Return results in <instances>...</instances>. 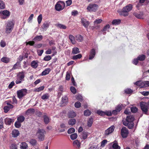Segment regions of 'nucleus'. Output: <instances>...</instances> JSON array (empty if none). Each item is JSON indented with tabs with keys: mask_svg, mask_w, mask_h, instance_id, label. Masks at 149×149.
Returning <instances> with one entry per match:
<instances>
[{
	"mask_svg": "<svg viewBox=\"0 0 149 149\" xmlns=\"http://www.w3.org/2000/svg\"><path fill=\"white\" fill-rule=\"evenodd\" d=\"M132 8V5L129 4L124 7L121 11L119 12V14L124 16H127L128 15V12L130 11Z\"/></svg>",
	"mask_w": 149,
	"mask_h": 149,
	"instance_id": "nucleus-1",
	"label": "nucleus"
},
{
	"mask_svg": "<svg viewBox=\"0 0 149 149\" xmlns=\"http://www.w3.org/2000/svg\"><path fill=\"white\" fill-rule=\"evenodd\" d=\"M132 8V5L129 4L124 7L121 11L119 12V14L124 16H127L128 15V12L130 11Z\"/></svg>",
	"mask_w": 149,
	"mask_h": 149,
	"instance_id": "nucleus-2",
	"label": "nucleus"
},
{
	"mask_svg": "<svg viewBox=\"0 0 149 149\" xmlns=\"http://www.w3.org/2000/svg\"><path fill=\"white\" fill-rule=\"evenodd\" d=\"M132 8V5L129 4L124 7L121 11L119 12V14L124 16H127L128 15V12L130 11Z\"/></svg>",
	"mask_w": 149,
	"mask_h": 149,
	"instance_id": "nucleus-3",
	"label": "nucleus"
},
{
	"mask_svg": "<svg viewBox=\"0 0 149 149\" xmlns=\"http://www.w3.org/2000/svg\"><path fill=\"white\" fill-rule=\"evenodd\" d=\"M45 131L43 129L38 130L36 134L38 138L40 141H42L44 140L45 134Z\"/></svg>",
	"mask_w": 149,
	"mask_h": 149,
	"instance_id": "nucleus-4",
	"label": "nucleus"
},
{
	"mask_svg": "<svg viewBox=\"0 0 149 149\" xmlns=\"http://www.w3.org/2000/svg\"><path fill=\"white\" fill-rule=\"evenodd\" d=\"M24 72L22 71L19 72L17 75V80L15 81L16 84H18L21 83L24 81Z\"/></svg>",
	"mask_w": 149,
	"mask_h": 149,
	"instance_id": "nucleus-5",
	"label": "nucleus"
},
{
	"mask_svg": "<svg viewBox=\"0 0 149 149\" xmlns=\"http://www.w3.org/2000/svg\"><path fill=\"white\" fill-rule=\"evenodd\" d=\"M14 23L13 22L10 21L8 22L7 24L6 28V32L7 33H10L13 29L14 26Z\"/></svg>",
	"mask_w": 149,
	"mask_h": 149,
	"instance_id": "nucleus-6",
	"label": "nucleus"
},
{
	"mask_svg": "<svg viewBox=\"0 0 149 149\" xmlns=\"http://www.w3.org/2000/svg\"><path fill=\"white\" fill-rule=\"evenodd\" d=\"M98 5L95 4H90L88 6L87 9L90 12H95L97 9Z\"/></svg>",
	"mask_w": 149,
	"mask_h": 149,
	"instance_id": "nucleus-7",
	"label": "nucleus"
},
{
	"mask_svg": "<svg viewBox=\"0 0 149 149\" xmlns=\"http://www.w3.org/2000/svg\"><path fill=\"white\" fill-rule=\"evenodd\" d=\"M27 90L26 89H23L18 91L17 92V95L18 98L21 99L23 96L26 95Z\"/></svg>",
	"mask_w": 149,
	"mask_h": 149,
	"instance_id": "nucleus-8",
	"label": "nucleus"
},
{
	"mask_svg": "<svg viewBox=\"0 0 149 149\" xmlns=\"http://www.w3.org/2000/svg\"><path fill=\"white\" fill-rule=\"evenodd\" d=\"M128 133V130L126 127H124L122 128L121 130V133L123 138H126L127 136Z\"/></svg>",
	"mask_w": 149,
	"mask_h": 149,
	"instance_id": "nucleus-9",
	"label": "nucleus"
},
{
	"mask_svg": "<svg viewBox=\"0 0 149 149\" xmlns=\"http://www.w3.org/2000/svg\"><path fill=\"white\" fill-rule=\"evenodd\" d=\"M115 128V127L113 125H112L106 130L104 132L105 136H108L112 133L114 131Z\"/></svg>",
	"mask_w": 149,
	"mask_h": 149,
	"instance_id": "nucleus-10",
	"label": "nucleus"
},
{
	"mask_svg": "<svg viewBox=\"0 0 149 149\" xmlns=\"http://www.w3.org/2000/svg\"><path fill=\"white\" fill-rule=\"evenodd\" d=\"M140 106L141 109L143 112L146 113L148 111V107L145 103L142 102L140 103Z\"/></svg>",
	"mask_w": 149,
	"mask_h": 149,
	"instance_id": "nucleus-11",
	"label": "nucleus"
},
{
	"mask_svg": "<svg viewBox=\"0 0 149 149\" xmlns=\"http://www.w3.org/2000/svg\"><path fill=\"white\" fill-rule=\"evenodd\" d=\"M60 3L63 4H65L62 1H60L57 2L55 6V8L56 10L58 11H60L63 9V8H62L61 5L59 3Z\"/></svg>",
	"mask_w": 149,
	"mask_h": 149,
	"instance_id": "nucleus-12",
	"label": "nucleus"
},
{
	"mask_svg": "<svg viewBox=\"0 0 149 149\" xmlns=\"http://www.w3.org/2000/svg\"><path fill=\"white\" fill-rule=\"evenodd\" d=\"M2 14L3 16H2L1 18L3 19H5L9 17L10 15V13L7 10H5L2 11Z\"/></svg>",
	"mask_w": 149,
	"mask_h": 149,
	"instance_id": "nucleus-13",
	"label": "nucleus"
},
{
	"mask_svg": "<svg viewBox=\"0 0 149 149\" xmlns=\"http://www.w3.org/2000/svg\"><path fill=\"white\" fill-rule=\"evenodd\" d=\"M123 123L124 125L127 126L130 129H132L134 125V124L133 122L128 123L126 122L125 121H124V120H123Z\"/></svg>",
	"mask_w": 149,
	"mask_h": 149,
	"instance_id": "nucleus-14",
	"label": "nucleus"
},
{
	"mask_svg": "<svg viewBox=\"0 0 149 149\" xmlns=\"http://www.w3.org/2000/svg\"><path fill=\"white\" fill-rule=\"evenodd\" d=\"M134 120V116L132 115H130L127 117L126 119L125 120L126 122L128 123L133 122Z\"/></svg>",
	"mask_w": 149,
	"mask_h": 149,
	"instance_id": "nucleus-15",
	"label": "nucleus"
},
{
	"mask_svg": "<svg viewBox=\"0 0 149 149\" xmlns=\"http://www.w3.org/2000/svg\"><path fill=\"white\" fill-rule=\"evenodd\" d=\"M81 23L83 26L85 28H87L89 24L88 21H87L84 18H82L81 19Z\"/></svg>",
	"mask_w": 149,
	"mask_h": 149,
	"instance_id": "nucleus-16",
	"label": "nucleus"
},
{
	"mask_svg": "<svg viewBox=\"0 0 149 149\" xmlns=\"http://www.w3.org/2000/svg\"><path fill=\"white\" fill-rule=\"evenodd\" d=\"M44 121L46 124H48L50 122V118L47 115H44L42 116Z\"/></svg>",
	"mask_w": 149,
	"mask_h": 149,
	"instance_id": "nucleus-17",
	"label": "nucleus"
},
{
	"mask_svg": "<svg viewBox=\"0 0 149 149\" xmlns=\"http://www.w3.org/2000/svg\"><path fill=\"white\" fill-rule=\"evenodd\" d=\"M95 50L93 49H92L90 52L89 59L90 60H92L95 57Z\"/></svg>",
	"mask_w": 149,
	"mask_h": 149,
	"instance_id": "nucleus-18",
	"label": "nucleus"
},
{
	"mask_svg": "<svg viewBox=\"0 0 149 149\" xmlns=\"http://www.w3.org/2000/svg\"><path fill=\"white\" fill-rule=\"evenodd\" d=\"M113 144L112 146V148L113 149H120V147L118 145V142L115 141L113 142Z\"/></svg>",
	"mask_w": 149,
	"mask_h": 149,
	"instance_id": "nucleus-19",
	"label": "nucleus"
},
{
	"mask_svg": "<svg viewBox=\"0 0 149 149\" xmlns=\"http://www.w3.org/2000/svg\"><path fill=\"white\" fill-rule=\"evenodd\" d=\"M19 131L16 130H13L12 133V136L14 137H16L19 135Z\"/></svg>",
	"mask_w": 149,
	"mask_h": 149,
	"instance_id": "nucleus-20",
	"label": "nucleus"
},
{
	"mask_svg": "<svg viewBox=\"0 0 149 149\" xmlns=\"http://www.w3.org/2000/svg\"><path fill=\"white\" fill-rule=\"evenodd\" d=\"M76 116V113L72 111H70L68 114V116L69 118H72Z\"/></svg>",
	"mask_w": 149,
	"mask_h": 149,
	"instance_id": "nucleus-21",
	"label": "nucleus"
},
{
	"mask_svg": "<svg viewBox=\"0 0 149 149\" xmlns=\"http://www.w3.org/2000/svg\"><path fill=\"white\" fill-rule=\"evenodd\" d=\"M4 122L6 125H10L13 121V120L12 119L6 118L4 120Z\"/></svg>",
	"mask_w": 149,
	"mask_h": 149,
	"instance_id": "nucleus-22",
	"label": "nucleus"
},
{
	"mask_svg": "<svg viewBox=\"0 0 149 149\" xmlns=\"http://www.w3.org/2000/svg\"><path fill=\"white\" fill-rule=\"evenodd\" d=\"M50 71V69L49 68H47L45 70L43 71L41 75L42 76L48 74Z\"/></svg>",
	"mask_w": 149,
	"mask_h": 149,
	"instance_id": "nucleus-23",
	"label": "nucleus"
},
{
	"mask_svg": "<svg viewBox=\"0 0 149 149\" xmlns=\"http://www.w3.org/2000/svg\"><path fill=\"white\" fill-rule=\"evenodd\" d=\"M80 52L79 49L77 47H74L72 49V53L74 54H78Z\"/></svg>",
	"mask_w": 149,
	"mask_h": 149,
	"instance_id": "nucleus-24",
	"label": "nucleus"
},
{
	"mask_svg": "<svg viewBox=\"0 0 149 149\" xmlns=\"http://www.w3.org/2000/svg\"><path fill=\"white\" fill-rule=\"evenodd\" d=\"M102 21V20L101 19H97L95 21L94 23L95 27L96 26H97L98 27H99L100 26L99 25L97 26V24L100 23Z\"/></svg>",
	"mask_w": 149,
	"mask_h": 149,
	"instance_id": "nucleus-25",
	"label": "nucleus"
},
{
	"mask_svg": "<svg viewBox=\"0 0 149 149\" xmlns=\"http://www.w3.org/2000/svg\"><path fill=\"white\" fill-rule=\"evenodd\" d=\"M1 61L2 62L7 63L9 62L10 59L7 57H3L1 59Z\"/></svg>",
	"mask_w": 149,
	"mask_h": 149,
	"instance_id": "nucleus-26",
	"label": "nucleus"
},
{
	"mask_svg": "<svg viewBox=\"0 0 149 149\" xmlns=\"http://www.w3.org/2000/svg\"><path fill=\"white\" fill-rule=\"evenodd\" d=\"M75 39L78 42H81L83 40V37L80 35H77L75 37Z\"/></svg>",
	"mask_w": 149,
	"mask_h": 149,
	"instance_id": "nucleus-27",
	"label": "nucleus"
},
{
	"mask_svg": "<svg viewBox=\"0 0 149 149\" xmlns=\"http://www.w3.org/2000/svg\"><path fill=\"white\" fill-rule=\"evenodd\" d=\"M28 146L27 143L25 142L22 143L20 145V148L21 149H27Z\"/></svg>",
	"mask_w": 149,
	"mask_h": 149,
	"instance_id": "nucleus-28",
	"label": "nucleus"
},
{
	"mask_svg": "<svg viewBox=\"0 0 149 149\" xmlns=\"http://www.w3.org/2000/svg\"><path fill=\"white\" fill-rule=\"evenodd\" d=\"M69 38L72 44H75L76 41L75 40L74 38L73 35H70L69 36Z\"/></svg>",
	"mask_w": 149,
	"mask_h": 149,
	"instance_id": "nucleus-29",
	"label": "nucleus"
},
{
	"mask_svg": "<svg viewBox=\"0 0 149 149\" xmlns=\"http://www.w3.org/2000/svg\"><path fill=\"white\" fill-rule=\"evenodd\" d=\"M146 57V56L145 55L141 54L137 58L139 61H142L145 60Z\"/></svg>",
	"mask_w": 149,
	"mask_h": 149,
	"instance_id": "nucleus-30",
	"label": "nucleus"
},
{
	"mask_svg": "<svg viewBox=\"0 0 149 149\" xmlns=\"http://www.w3.org/2000/svg\"><path fill=\"white\" fill-rule=\"evenodd\" d=\"M21 66L20 65V63L19 62H17L13 66L12 69L15 70L17 69H18L20 68Z\"/></svg>",
	"mask_w": 149,
	"mask_h": 149,
	"instance_id": "nucleus-31",
	"label": "nucleus"
},
{
	"mask_svg": "<svg viewBox=\"0 0 149 149\" xmlns=\"http://www.w3.org/2000/svg\"><path fill=\"white\" fill-rule=\"evenodd\" d=\"M121 22V20L120 19H115L113 20L112 24L113 25H117L119 24Z\"/></svg>",
	"mask_w": 149,
	"mask_h": 149,
	"instance_id": "nucleus-32",
	"label": "nucleus"
},
{
	"mask_svg": "<svg viewBox=\"0 0 149 149\" xmlns=\"http://www.w3.org/2000/svg\"><path fill=\"white\" fill-rule=\"evenodd\" d=\"M24 120L25 117L23 116H19L17 118V121L21 123L23 122Z\"/></svg>",
	"mask_w": 149,
	"mask_h": 149,
	"instance_id": "nucleus-33",
	"label": "nucleus"
},
{
	"mask_svg": "<svg viewBox=\"0 0 149 149\" xmlns=\"http://www.w3.org/2000/svg\"><path fill=\"white\" fill-rule=\"evenodd\" d=\"M76 121L74 119H70L69 120L68 123L69 125H73L75 124Z\"/></svg>",
	"mask_w": 149,
	"mask_h": 149,
	"instance_id": "nucleus-34",
	"label": "nucleus"
},
{
	"mask_svg": "<svg viewBox=\"0 0 149 149\" xmlns=\"http://www.w3.org/2000/svg\"><path fill=\"white\" fill-rule=\"evenodd\" d=\"M134 15L137 18L139 19H143V14L142 13H134Z\"/></svg>",
	"mask_w": 149,
	"mask_h": 149,
	"instance_id": "nucleus-35",
	"label": "nucleus"
},
{
	"mask_svg": "<svg viewBox=\"0 0 149 149\" xmlns=\"http://www.w3.org/2000/svg\"><path fill=\"white\" fill-rule=\"evenodd\" d=\"M93 119L92 118H90L88 121L87 125L89 127H90L91 126L93 123Z\"/></svg>",
	"mask_w": 149,
	"mask_h": 149,
	"instance_id": "nucleus-36",
	"label": "nucleus"
},
{
	"mask_svg": "<svg viewBox=\"0 0 149 149\" xmlns=\"http://www.w3.org/2000/svg\"><path fill=\"white\" fill-rule=\"evenodd\" d=\"M73 144L74 146H77L78 148H79L80 146V143L77 140L74 141Z\"/></svg>",
	"mask_w": 149,
	"mask_h": 149,
	"instance_id": "nucleus-37",
	"label": "nucleus"
},
{
	"mask_svg": "<svg viewBox=\"0 0 149 149\" xmlns=\"http://www.w3.org/2000/svg\"><path fill=\"white\" fill-rule=\"evenodd\" d=\"M49 95L48 93L43 95L41 97V98L43 100L48 99L49 97Z\"/></svg>",
	"mask_w": 149,
	"mask_h": 149,
	"instance_id": "nucleus-38",
	"label": "nucleus"
},
{
	"mask_svg": "<svg viewBox=\"0 0 149 149\" xmlns=\"http://www.w3.org/2000/svg\"><path fill=\"white\" fill-rule=\"evenodd\" d=\"M35 112V110L33 109H30L27 110L26 111V113L27 115L33 113Z\"/></svg>",
	"mask_w": 149,
	"mask_h": 149,
	"instance_id": "nucleus-39",
	"label": "nucleus"
},
{
	"mask_svg": "<svg viewBox=\"0 0 149 149\" xmlns=\"http://www.w3.org/2000/svg\"><path fill=\"white\" fill-rule=\"evenodd\" d=\"M56 26L58 27L61 29H65L67 28L66 26L64 25L60 24H57Z\"/></svg>",
	"mask_w": 149,
	"mask_h": 149,
	"instance_id": "nucleus-40",
	"label": "nucleus"
},
{
	"mask_svg": "<svg viewBox=\"0 0 149 149\" xmlns=\"http://www.w3.org/2000/svg\"><path fill=\"white\" fill-rule=\"evenodd\" d=\"M49 24L47 22H45L42 25V28L43 29H46L49 26Z\"/></svg>",
	"mask_w": 149,
	"mask_h": 149,
	"instance_id": "nucleus-41",
	"label": "nucleus"
},
{
	"mask_svg": "<svg viewBox=\"0 0 149 149\" xmlns=\"http://www.w3.org/2000/svg\"><path fill=\"white\" fill-rule=\"evenodd\" d=\"M82 57V55L81 54H79L77 55L74 56L72 57V59L76 60L78 59H80Z\"/></svg>",
	"mask_w": 149,
	"mask_h": 149,
	"instance_id": "nucleus-42",
	"label": "nucleus"
},
{
	"mask_svg": "<svg viewBox=\"0 0 149 149\" xmlns=\"http://www.w3.org/2000/svg\"><path fill=\"white\" fill-rule=\"evenodd\" d=\"M68 101V98L66 96L63 97L62 99V102L64 104H66Z\"/></svg>",
	"mask_w": 149,
	"mask_h": 149,
	"instance_id": "nucleus-43",
	"label": "nucleus"
},
{
	"mask_svg": "<svg viewBox=\"0 0 149 149\" xmlns=\"http://www.w3.org/2000/svg\"><path fill=\"white\" fill-rule=\"evenodd\" d=\"M77 137V133H74L70 135V138L72 140L76 139Z\"/></svg>",
	"mask_w": 149,
	"mask_h": 149,
	"instance_id": "nucleus-44",
	"label": "nucleus"
},
{
	"mask_svg": "<svg viewBox=\"0 0 149 149\" xmlns=\"http://www.w3.org/2000/svg\"><path fill=\"white\" fill-rule=\"evenodd\" d=\"M42 39V35H40L36 36L33 39V40L35 41H40Z\"/></svg>",
	"mask_w": 149,
	"mask_h": 149,
	"instance_id": "nucleus-45",
	"label": "nucleus"
},
{
	"mask_svg": "<svg viewBox=\"0 0 149 149\" xmlns=\"http://www.w3.org/2000/svg\"><path fill=\"white\" fill-rule=\"evenodd\" d=\"M31 65L33 68H36L38 66V64L36 62L33 61L31 63Z\"/></svg>",
	"mask_w": 149,
	"mask_h": 149,
	"instance_id": "nucleus-46",
	"label": "nucleus"
},
{
	"mask_svg": "<svg viewBox=\"0 0 149 149\" xmlns=\"http://www.w3.org/2000/svg\"><path fill=\"white\" fill-rule=\"evenodd\" d=\"M51 58L52 57L50 56L47 55L44 57L43 59L45 61H48L50 60Z\"/></svg>",
	"mask_w": 149,
	"mask_h": 149,
	"instance_id": "nucleus-47",
	"label": "nucleus"
},
{
	"mask_svg": "<svg viewBox=\"0 0 149 149\" xmlns=\"http://www.w3.org/2000/svg\"><path fill=\"white\" fill-rule=\"evenodd\" d=\"M122 104H118L116 107V109L117 110L118 112H120V111L121 110L122 108Z\"/></svg>",
	"mask_w": 149,
	"mask_h": 149,
	"instance_id": "nucleus-48",
	"label": "nucleus"
},
{
	"mask_svg": "<svg viewBox=\"0 0 149 149\" xmlns=\"http://www.w3.org/2000/svg\"><path fill=\"white\" fill-rule=\"evenodd\" d=\"M142 84H143V86H142L143 87H147L148 86H149V81H147L144 82L143 83H142Z\"/></svg>",
	"mask_w": 149,
	"mask_h": 149,
	"instance_id": "nucleus-49",
	"label": "nucleus"
},
{
	"mask_svg": "<svg viewBox=\"0 0 149 149\" xmlns=\"http://www.w3.org/2000/svg\"><path fill=\"white\" fill-rule=\"evenodd\" d=\"M91 113V112L88 110H86L84 112V115L86 116H89Z\"/></svg>",
	"mask_w": 149,
	"mask_h": 149,
	"instance_id": "nucleus-50",
	"label": "nucleus"
},
{
	"mask_svg": "<svg viewBox=\"0 0 149 149\" xmlns=\"http://www.w3.org/2000/svg\"><path fill=\"white\" fill-rule=\"evenodd\" d=\"M44 86H41L39 87L38 88H36L35 90V91L36 92H39L41 91H42L44 90Z\"/></svg>",
	"mask_w": 149,
	"mask_h": 149,
	"instance_id": "nucleus-51",
	"label": "nucleus"
},
{
	"mask_svg": "<svg viewBox=\"0 0 149 149\" xmlns=\"http://www.w3.org/2000/svg\"><path fill=\"white\" fill-rule=\"evenodd\" d=\"M10 149H17V145L14 143L11 144L10 146Z\"/></svg>",
	"mask_w": 149,
	"mask_h": 149,
	"instance_id": "nucleus-52",
	"label": "nucleus"
},
{
	"mask_svg": "<svg viewBox=\"0 0 149 149\" xmlns=\"http://www.w3.org/2000/svg\"><path fill=\"white\" fill-rule=\"evenodd\" d=\"M131 110L132 112L135 113L137 111L138 109L136 107H133L131 108Z\"/></svg>",
	"mask_w": 149,
	"mask_h": 149,
	"instance_id": "nucleus-53",
	"label": "nucleus"
},
{
	"mask_svg": "<svg viewBox=\"0 0 149 149\" xmlns=\"http://www.w3.org/2000/svg\"><path fill=\"white\" fill-rule=\"evenodd\" d=\"M75 131V130L74 128L73 127H71L68 129V134H71L74 132Z\"/></svg>",
	"mask_w": 149,
	"mask_h": 149,
	"instance_id": "nucleus-54",
	"label": "nucleus"
},
{
	"mask_svg": "<svg viewBox=\"0 0 149 149\" xmlns=\"http://www.w3.org/2000/svg\"><path fill=\"white\" fill-rule=\"evenodd\" d=\"M5 5L3 2L0 0V9H3L5 8Z\"/></svg>",
	"mask_w": 149,
	"mask_h": 149,
	"instance_id": "nucleus-55",
	"label": "nucleus"
},
{
	"mask_svg": "<svg viewBox=\"0 0 149 149\" xmlns=\"http://www.w3.org/2000/svg\"><path fill=\"white\" fill-rule=\"evenodd\" d=\"M88 133L86 132H84L82 134V138L84 139H86L87 137Z\"/></svg>",
	"mask_w": 149,
	"mask_h": 149,
	"instance_id": "nucleus-56",
	"label": "nucleus"
},
{
	"mask_svg": "<svg viewBox=\"0 0 149 149\" xmlns=\"http://www.w3.org/2000/svg\"><path fill=\"white\" fill-rule=\"evenodd\" d=\"M42 15H40L38 17L37 19L38 23L40 24L42 21Z\"/></svg>",
	"mask_w": 149,
	"mask_h": 149,
	"instance_id": "nucleus-57",
	"label": "nucleus"
},
{
	"mask_svg": "<svg viewBox=\"0 0 149 149\" xmlns=\"http://www.w3.org/2000/svg\"><path fill=\"white\" fill-rule=\"evenodd\" d=\"M97 113L100 116H104L105 115V112L100 110H98Z\"/></svg>",
	"mask_w": 149,
	"mask_h": 149,
	"instance_id": "nucleus-58",
	"label": "nucleus"
},
{
	"mask_svg": "<svg viewBox=\"0 0 149 149\" xmlns=\"http://www.w3.org/2000/svg\"><path fill=\"white\" fill-rule=\"evenodd\" d=\"M36 141L34 139H31L29 143L33 146L36 145Z\"/></svg>",
	"mask_w": 149,
	"mask_h": 149,
	"instance_id": "nucleus-59",
	"label": "nucleus"
},
{
	"mask_svg": "<svg viewBox=\"0 0 149 149\" xmlns=\"http://www.w3.org/2000/svg\"><path fill=\"white\" fill-rule=\"evenodd\" d=\"M125 93L127 94H130L132 92V91L130 88H127L125 90Z\"/></svg>",
	"mask_w": 149,
	"mask_h": 149,
	"instance_id": "nucleus-60",
	"label": "nucleus"
},
{
	"mask_svg": "<svg viewBox=\"0 0 149 149\" xmlns=\"http://www.w3.org/2000/svg\"><path fill=\"white\" fill-rule=\"evenodd\" d=\"M70 91L73 94H75L76 93V90L75 88L71 86L70 88Z\"/></svg>",
	"mask_w": 149,
	"mask_h": 149,
	"instance_id": "nucleus-61",
	"label": "nucleus"
},
{
	"mask_svg": "<svg viewBox=\"0 0 149 149\" xmlns=\"http://www.w3.org/2000/svg\"><path fill=\"white\" fill-rule=\"evenodd\" d=\"M21 123L18 121L16 122L15 124V127L17 128H19L21 126Z\"/></svg>",
	"mask_w": 149,
	"mask_h": 149,
	"instance_id": "nucleus-62",
	"label": "nucleus"
},
{
	"mask_svg": "<svg viewBox=\"0 0 149 149\" xmlns=\"http://www.w3.org/2000/svg\"><path fill=\"white\" fill-rule=\"evenodd\" d=\"M74 106L76 108H79L81 106V103L79 102H76L74 104Z\"/></svg>",
	"mask_w": 149,
	"mask_h": 149,
	"instance_id": "nucleus-63",
	"label": "nucleus"
},
{
	"mask_svg": "<svg viewBox=\"0 0 149 149\" xmlns=\"http://www.w3.org/2000/svg\"><path fill=\"white\" fill-rule=\"evenodd\" d=\"M107 141L106 140H104L102 141L101 143V146L102 147H104L107 144Z\"/></svg>",
	"mask_w": 149,
	"mask_h": 149,
	"instance_id": "nucleus-64",
	"label": "nucleus"
}]
</instances>
